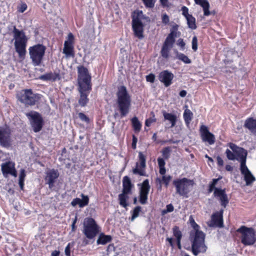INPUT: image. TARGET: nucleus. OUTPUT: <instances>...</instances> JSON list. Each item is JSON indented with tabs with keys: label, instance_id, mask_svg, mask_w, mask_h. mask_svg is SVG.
Segmentation results:
<instances>
[{
	"label": "nucleus",
	"instance_id": "4be33fe9",
	"mask_svg": "<svg viewBox=\"0 0 256 256\" xmlns=\"http://www.w3.org/2000/svg\"><path fill=\"white\" fill-rule=\"evenodd\" d=\"M40 80L44 81H52L60 79V76L59 74L56 72H48L39 76Z\"/></svg>",
	"mask_w": 256,
	"mask_h": 256
},
{
	"label": "nucleus",
	"instance_id": "2f4dec72",
	"mask_svg": "<svg viewBox=\"0 0 256 256\" xmlns=\"http://www.w3.org/2000/svg\"><path fill=\"white\" fill-rule=\"evenodd\" d=\"M112 240V236L109 235H105L102 233L99 235L96 242L98 244H106Z\"/></svg>",
	"mask_w": 256,
	"mask_h": 256
},
{
	"label": "nucleus",
	"instance_id": "a211bd4d",
	"mask_svg": "<svg viewBox=\"0 0 256 256\" xmlns=\"http://www.w3.org/2000/svg\"><path fill=\"white\" fill-rule=\"evenodd\" d=\"M138 158L140 165L138 164V163L136 164L137 166L133 170V173L134 174H138L140 176H145L146 156L142 152H140L138 153Z\"/></svg>",
	"mask_w": 256,
	"mask_h": 256
},
{
	"label": "nucleus",
	"instance_id": "8fccbe9b",
	"mask_svg": "<svg viewBox=\"0 0 256 256\" xmlns=\"http://www.w3.org/2000/svg\"><path fill=\"white\" fill-rule=\"evenodd\" d=\"M218 180H219V178L213 179L212 182L210 184V186H209V189H208L209 192H212L214 190V191L215 190V188H215V186L216 184V183L218 182Z\"/></svg>",
	"mask_w": 256,
	"mask_h": 256
},
{
	"label": "nucleus",
	"instance_id": "c85d7f7f",
	"mask_svg": "<svg viewBox=\"0 0 256 256\" xmlns=\"http://www.w3.org/2000/svg\"><path fill=\"white\" fill-rule=\"evenodd\" d=\"M230 148L236 154H238V157L242 156H246V152H244V148L238 146L236 144L230 143L228 144Z\"/></svg>",
	"mask_w": 256,
	"mask_h": 256
},
{
	"label": "nucleus",
	"instance_id": "5fc2aeb1",
	"mask_svg": "<svg viewBox=\"0 0 256 256\" xmlns=\"http://www.w3.org/2000/svg\"><path fill=\"white\" fill-rule=\"evenodd\" d=\"M73 244L68 243L66 246V247L64 250V253L66 256H70V248L71 247L73 246Z\"/></svg>",
	"mask_w": 256,
	"mask_h": 256
},
{
	"label": "nucleus",
	"instance_id": "423d86ee",
	"mask_svg": "<svg viewBox=\"0 0 256 256\" xmlns=\"http://www.w3.org/2000/svg\"><path fill=\"white\" fill-rule=\"evenodd\" d=\"M16 98L22 103L28 106H34L40 99L38 94H34L30 89H25L18 92Z\"/></svg>",
	"mask_w": 256,
	"mask_h": 256
},
{
	"label": "nucleus",
	"instance_id": "72a5a7b5",
	"mask_svg": "<svg viewBox=\"0 0 256 256\" xmlns=\"http://www.w3.org/2000/svg\"><path fill=\"white\" fill-rule=\"evenodd\" d=\"M172 178V177L170 175L162 176V179H160V178H157L156 180V181L157 182H158L160 184H161L162 182H163L166 188H168V186L169 184V183H170V181L171 180ZM161 186H162L161 184H160V189L161 188Z\"/></svg>",
	"mask_w": 256,
	"mask_h": 256
},
{
	"label": "nucleus",
	"instance_id": "13d9d810",
	"mask_svg": "<svg viewBox=\"0 0 256 256\" xmlns=\"http://www.w3.org/2000/svg\"><path fill=\"white\" fill-rule=\"evenodd\" d=\"M174 210V206L172 204H168L166 206V210H162V213L164 214H166L168 212H172Z\"/></svg>",
	"mask_w": 256,
	"mask_h": 256
},
{
	"label": "nucleus",
	"instance_id": "6ab92c4d",
	"mask_svg": "<svg viewBox=\"0 0 256 256\" xmlns=\"http://www.w3.org/2000/svg\"><path fill=\"white\" fill-rule=\"evenodd\" d=\"M214 194L215 196L218 198L221 205L225 208L228 203V200L225 190L216 188Z\"/></svg>",
	"mask_w": 256,
	"mask_h": 256
},
{
	"label": "nucleus",
	"instance_id": "bf43d9fd",
	"mask_svg": "<svg viewBox=\"0 0 256 256\" xmlns=\"http://www.w3.org/2000/svg\"><path fill=\"white\" fill-rule=\"evenodd\" d=\"M154 80L155 76L152 74H150L146 76V80L147 82L153 83L154 82Z\"/></svg>",
	"mask_w": 256,
	"mask_h": 256
},
{
	"label": "nucleus",
	"instance_id": "4d7b16f0",
	"mask_svg": "<svg viewBox=\"0 0 256 256\" xmlns=\"http://www.w3.org/2000/svg\"><path fill=\"white\" fill-rule=\"evenodd\" d=\"M181 10L182 11V14L186 18H188V16L191 15L188 14V8L186 6H182Z\"/></svg>",
	"mask_w": 256,
	"mask_h": 256
},
{
	"label": "nucleus",
	"instance_id": "37998d69",
	"mask_svg": "<svg viewBox=\"0 0 256 256\" xmlns=\"http://www.w3.org/2000/svg\"><path fill=\"white\" fill-rule=\"evenodd\" d=\"M150 115L151 116L146 119L145 122V125L147 126H150L152 123L156 122V120L154 112H151Z\"/></svg>",
	"mask_w": 256,
	"mask_h": 256
},
{
	"label": "nucleus",
	"instance_id": "f03ea898",
	"mask_svg": "<svg viewBox=\"0 0 256 256\" xmlns=\"http://www.w3.org/2000/svg\"><path fill=\"white\" fill-rule=\"evenodd\" d=\"M117 104L122 116H126L129 112L131 98L125 86L118 88L116 93Z\"/></svg>",
	"mask_w": 256,
	"mask_h": 256
},
{
	"label": "nucleus",
	"instance_id": "f3484780",
	"mask_svg": "<svg viewBox=\"0 0 256 256\" xmlns=\"http://www.w3.org/2000/svg\"><path fill=\"white\" fill-rule=\"evenodd\" d=\"M59 173L58 170L54 169L48 170L46 172L45 180L46 183L48 184L50 188H52L54 186V183L56 180L58 178Z\"/></svg>",
	"mask_w": 256,
	"mask_h": 256
},
{
	"label": "nucleus",
	"instance_id": "dca6fc26",
	"mask_svg": "<svg viewBox=\"0 0 256 256\" xmlns=\"http://www.w3.org/2000/svg\"><path fill=\"white\" fill-rule=\"evenodd\" d=\"M159 80L164 84L166 87H168L172 84L174 78V74L168 70L161 72L158 76Z\"/></svg>",
	"mask_w": 256,
	"mask_h": 256
},
{
	"label": "nucleus",
	"instance_id": "7ed1b4c3",
	"mask_svg": "<svg viewBox=\"0 0 256 256\" xmlns=\"http://www.w3.org/2000/svg\"><path fill=\"white\" fill-rule=\"evenodd\" d=\"M12 33L14 39L15 40L14 46L16 51L18 54L19 58L24 59L26 54L28 38L24 32L22 30H19L16 26H14Z\"/></svg>",
	"mask_w": 256,
	"mask_h": 256
},
{
	"label": "nucleus",
	"instance_id": "ddd939ff",
	"mask_svg": "<svg viewBox=\"0 0 256 256\" xmlns=\"http://www.w3.org/2000/svg\"><path fill=\"white\" fill-rule=\"evenodd\" d=\"M10 133L8 127H0V144L2 146L8 148L11 145Z\"/></svg>",
	"mask_w": 256,
	"mask_h": 256
},
{
	"label": "nucleus",
	"instance_id": "6e6552de",
	"mask_svg": "<svg viewBox=\"0 0 256 256\" xmlns=\"http://www.w3.org/2000/svg\"><path fill=\"white\" fill-rule=\"evenodd\" d=\"M83 226L82 232L88 239L94 238L99 232V226L92 218H84Z\"/></svg>",
	"mask_w": 256,
	"mask_h": 256
},
{
	"label": "nucleus",
	"instance_id": "c03bdc74",
	"mask_svg": "<svg viewBox=\"0 0 256 256\" xmlns=\"http://www.w3.org/2000/svg\"><path fill=\"white\" fill-rule=\"evenodd\" d=\"M141 211V207L138 206L136 207L132 212L131 220L133 221L136 218L139 216V213Z\"/></svg>",
	"mask_w": 256,
	"mask_h": 256
},
{
	"label": "nucleus",
	"instance_id": "864d4df0",
	"mask_svg": "<svg viewBox=\"0 0 256 256\" xmlns=\"http://www.w3.org/2000/svg\"><path fill=\"white\" fill-rule=\"evenodd\" d=\"M27 8V5L25 3H22L18 6V12L22 13Z\"/></svg>",
	"mask_w": 256,
	"mask_h": 256
},
{
	"label": "nucleus",
	"instance_id": "c9c22d12",
	"mask_svg": "<svg viewBox=\"0 0 256 256\" xmlns=\"http://www.w3.org/2000/svg\"><path fill=\"white\" fill-rule=\"evenodd\" d=\"M150 188L148 180V179L145 180L142 183L140 192L148 194Z\"/></svg>",
	"mask_w": 256,
	"mask_h": 256
},
{
	"label": "nucleus",
	"instance_id": "69168bd1",
	"mask_svg": "<svg viewBox=\"0 0 256 256\" xmlns=\"http://www.w3.org/2000/svg\"><path fill=\"white\" fill-rule=\"evenodd\" d=\"M160 2L164 7L168 6V0H160Z\"/></svg>",
	"mask_w": 256,
	"mask_h": 256
},
{
	"label": "nucleus",
	"instance_id": "58836bf2",
	"mask_svg": "<svg viewBox=\"0 0 256 256\" xmlns=\"http://www.w3.org/2000/svg\"><path fill=\"white\" fill-rule=\"evenodd\" d=\"M176 57L178 59L183 62L184 64H190L191 60L184 54L178 52V51L176 52Z\"/></svg>",
	"mask_w": 256,
	"mask_h": 256
},
{
	"label": "nucleus",
	"instance_id": "412c9836",
	"mask_svg": "<svg viewBox=\"0 0 256 256\" xmlns=\"http://www.w3.org/2000/svg\"><path fill=\"white\" fill-rule=\"evenodd\" d=\"M144 27L142 23H132V28L134 36L139 39L144 38Z\"/></svg>",
	"mask_w": 256,
	"mask_h": 256
},
{
	"label": "nucleus",
	"instance_id": "4468645a",
	"mask_svg": "<svg viewBox=\"0 0 256 256\" xmlns=\"http://www.w3.org/2000/svg\"><path fill=\"white\" fill-rule=\"evenodd\" d=\"M1 170L3 176L6 178L8 175L14 178L17 176V172L15 168V164L12 161H8L2 163L1 165Z\"/></svg>",
	"mask_w": 256,
	"mask_h": 256
},
{
	"label": "nucleus",
	"instance_id": "1a4fd4ad",
	"mask_svg": "<svg viewBox=\"0 0 256 256\" xmlns=\"http://www.w3.org/2000/svg\"><path fill=\"white\" fill-rule=\"evenodd\" d=\"M78 84L83 90H91L90 78L88 70L83 66L78 67Z\"/></svg>",
	"mask_w": 256,
	"mask_h": 256
},
{
	"label": "nucleus",
	"instance_id": "5701e85b",
	"mask_svg": "<svg viewBox=\"0 0 256 256\" xmlns=\"http://www.w3.org/2000/svg\"><path fill=\"white\" fill-rule=\"evenodd\" d=\"M244 126L249 130L250 132L256 136V120L248 118L245 121Z\"/></svg>",
	"mask_w": 256,
	"mask_h": 256
},
{
	"label": "nucleus",
	"instance_id": "603ef678",
	"mask_svg": "<svg viewBox=\"0 0 256 256\" xmlns=\"http://www.w3.org/2000/svg\"><path fill=\"white\" fill-rule=\"evenodd\" d=\"M170 148L166 147L163 149L162 151V154L164 158L166 159H168L170 156Z\"/></svg>",
	"mask_w": 256,
	"mask_h": 256
},
{
	"label": "nucleus",
	"instance_id": "f8f14e48",
	"mask_svg": "<svg viewBox=\"0 0 256 256\" xmlns=\"http://www.w3.org/2000/svg\"><path fill=\"white\" fill-rule=\"evenodd\" d=\"M74 36L72 33H69L67 40L64 42L62 52L66 58L74 56Z\"/></svg>",
	"mask_w": 256,
	"mask_h": 256
},
{
	"label": "nucleus",
	"instance_id": "2eb2a0df",
	"mask_svg": "<svg viewBox=\"0 0 256 256\" xmlns=\"http://www.w3.org/2000/svg\"><path fill=\"white\" fill-rule=\"evenodd\" d=\"M200 132L202 140L206 142L209 144H213L215 142L214 136L210 132L208 128L204 125H202L200 127Z\"/></svg>",
	"mask_w": 256,
	"mask_h": 256
},
{
	"label": "nucleus",
	"instance_id": "393cba45",
	"mask_svg": "<svg viewBox=\"0 0 256 256\" xmlns=\"http://www.w3.org/2000/svg\"><path fill=\"white\" fill-rule=\"evenodd\" d=\"M146 18L142 10H136L132 16V23H142V20Z\"/></svg>",
	"mask_w": 256,
	"mask_h": 256
},
{
	"label": "nucleus",
	"instance_id": "052dcab7",
	"mask_svg": "<svg viewBox=\"0 0 256 256\" xmlns=\"http://www.w3.org/2000/svg\"><path fill=\"white\" fill-rule=\"evenodd\" d=\"M158 162L159 167H164L165 166L166 162L163 158H158Z\"/></svg>",
	"mask_w": 256,
	"mask_h": 256
},
{
	"label": "nucleus",
	"instance_id": "9d476101",
	"mask_svg": "<svg viewBox=\"0 0 256 256\" xmlns=\"http://www.w3.org/2000/svg\"><path fill=\"white\" fill-rule=\"evenodd\" d=\"M26 115L29 118L34 131L35 132H40L43 125V120L40 114L38 112L32 111Z\"/></svg>",
	"mask_w": 256,
	"mask_h": 256
},
{
	"label": "nucleus",
	"instance_id": "79ce46f5",
	"mask_svg": "<svg viewBox=\"0 0 256 256\" xmlns=\"http://www.w3.org/2000/svg\"><path fill=\"white\" fill-rule=\"evenodd\" d=\"M172 230L174 236L176 237V240H181L182 234V232L180 230L178 227L175 226L173 228Z\"/></svg>",
	"mask_w": 256,
	"mask_h": 256
},
{
	"label": "nucleus",
	"instance_id": "e433bc0d",
	"mask_svg": "<svg viewBox=\"0 0 256 256\" xmlns=\"http://www.w3.org/2000/svg\"><path fill=\"white\" fill-rule=\"evenodd\" d=\"M26 176V171L24 169H21L18 178V184L22 190L24 189V182Z\"/></svg>",
	"mask_w": 256,
	"mask_h": 256
},
{
	"label": "nucleus",
	"instance_id": "6e6d98bb",
	"mask_svg": "<svg viewBox=\"0 0 256 256\" xmlns=\"http://www.w3.org/2000/svg\"><path fill=\"white\" fill-rule=\"evenodd\" d=\"M192 49L194 51L198 49V39L196 36H194L192 40Z\"/></svg>",
	"mask_w": 256,
	"mask_h": 256
},
{
	"label": "nucleus",
	"instance_id": "3c124183",
	"mask_svg": "<svg viewBox=\"0 0 256 256\" xmlns=\"http://www.w3.org/2000/svg\"><path fill=\"white\" fill-rule=\"evenodd\" d=\"M142 1L146 8H152L154 6V0H142Z\"/></svg>",
	"mask_w": 256,
	"mask_h": 256
},
{
	"label": "nucleus",
	"instance_id": "f257e3e1",
	"mask_svg": "<svg viewBox=\"0 0 256 256\" xmlns=\"http://www.w3.org/2000/svg\"><path fill=\"white\" fill-rule=\"evenodd\" d=\"M189 222L193 228L194 232L190 233V240L192 242V250L193 254L197 256L200 253L206 252V246L204 244L205 234L198 230L199 226L196 224L192 216L189 218Z\"/></svg>",
	"mask_w": 256,
	"mask_h": 256
},
{
	"label": "nucleus",
	"instance_id": "9b49d317",
	"mask_svg": "<svg viewBox=\"0 0 256 256\" xmlns=\"http://www.w3.org/2000/svg\"><path fill=\"white\" fill-rule=\"evenodd\" d=\"M240 170L242 174L244 176L246 184L248 186H251L256 181V178L246 166V158L245 156H240Z\"/></svg>",
	"mask_w": 256,
	"mask_h": 256
},
{
	"label": "nucleus",
	"instance_id": "a18cd8bd",
	"mask_svg": "<svg viewBox=\"0 0 256 256\" xmlns=\"http://www.w3.org/2000/svg\"><path fill=\"white\" fill-rule=\"evenodd\" d=\"M170 50L171 49L169 48L162 46L160 51L162 56L165 58H168L169 52Z\"/></svg>",
	"mask_w": 256,
	"mask_h": 256
},
{
	"label": "nucleus",
	"instance_id": "473e14b6",
	"mask_svg": "<svg viewBox=\"0 0 256 256\" xmlns=\"http://www.w3.org/2000/svg\"><path fill=\"white\" fill-rule=\"evenodd\" d=\"M174 42V38L173 32H170L166 38L162 46L171 49Z\"/></svg>",
	"mask_w": 256,
	"mask_h": 256
},
{
	"label": "nucleus",
	"instance_id": "bb28decb",
	"mask_svg": "<svg viewBox=\"0 0 256 256\" xmlns=\"http://www.w3.org/2000/svg\"><path fill=\"white\" fill-rule=\"evenodd\" d=\"M194 1L196 4L200 5L203 8L204 16H208L210 14V4L207 0H194Z\"/></svg>",
	"mask_w": 256,
	"mask_h": 256
},
{
	"label": "nucleus",
	"instance_id": "b1692460",
	"mask_svg": "<svg viewBox=\"0 0 256 256\" xmlns=\"http://www.w3.org/2000/svg\"><path fill=\"white\" fill-rule=\"evenodd\" d=\"M78 90L80 93V98L78 100V104L81 106H84L88 102V94L86 92L90 90H83L81 88H79Z\"/></svg>",
	"mask_w": 256,
	"mask_h": 256
},
{
	"label": "nucleus",
	"instance_id": "f704fd0d",
	"mask_svg": "<svg viewBox=\"0 0 256 256\" xmlns=\"http://www.w3.org/2000/svg\"><path fill=\"white\" fill-rule=\"evenodd\" d=\"M131 121L134 130L136 132H139L141 130L142 124L138 120V118L136 116L134 117L131 120Z\"/></svg>",
	"mask_w": 256,
	"mask_h": 256
},
{
	"label": "nucleus",
	"instance_id": "4c0bfd02",
	"mask_svg": "<svg viewBox=\"0 0 256 256\" xmlns=\"http://www.w3.org/2000/svg\"><path fill=\"white\" fill-rule=\"evenodd\" d=\"M187 24L190 28L192 30H195L196 28V18L192 16H189L186 18Z\"/></svg>",
	"mask_w": 256,
	"mask_h": 256
},
{
	"label": "nucleus",
	"instance_id": "774afa93",
	"mask_svg": "<svg viewBox=\"0 0 256 256\" xmlns=\"http://www.w3.org/2000/svg\"><path fill=\"white\" fill-rule=\"evenodd\" d=\"M166 240L168 242L170 246L172 247V248H174V242H173V239L171 238H168Z\"/></svg>",
	"mask_w": 256,
	"mask_h": 256
},
{
	"label": "nucleus",
	"instance_id": "ea45409f",
	"mask_svg": "<svg viewBox=\"0 0 256 256\" xmlns=\"http://www.w3.org/2000/svg\"><path fill=\"white\" fill-rule=\"evenodd\" d=\"M226 154L227 158L229 160H236L240 162V157H239V158H238V154H236L234 152H232L229 149H227L226 150Z\"/></svg>",
	"mask_w": 256,
	"mask_h": 256
},
{
	"label": "nucleus",
	"instance_id": "39448f33",
	"mask_svg": "<svg viewBox=\"0 0 256 256\" xmlns=\"http://www.w3.org/2000/svg\"><path fill=\"white\" fill-rule=\"evenodd\" d=\"M236 231L240 234L241 242L244 245L252 246L256 242V234L252 228L242 226Z\"/></svg>",
	"mask_w": 256,
	"mask_h": 256
},
{
	"label": "nucleus",
	"instance_id": "680f3d73",
	"mask_svg": "<svg viewBox=\"0 0 256 256\" xmlns=\"http://www.w3.org/2000/svg\"><path fill=\"white\" fill-rule=\"evenodd\" d=\"M178 45L180 46L182 49H184L185 46V42L183 40L180 38L178 41Z\"/></svg>",
	"mask_w": 256,
	"mask_h": 256
},
{
	"label": "nucleus",
	"instance_id": "aec40b11",
	"mask_svg": "<svg viewBox=\"0 0 256 256\" xmlns=\"http://www.w3.org/2000/svg\"><path fill=\"white\" fill-rule=\"evenodd\" d=\"M82 199L80 198H74L71 202V205L72 206H75L78 205L80 208H83L86 206L88 204L89 198L88 196H86L83 194H80Z\"/></svg>",
	"mask_w": 256,
	"mask_h": 256
},
{
	"label": "nucleus",
	"instance_id": "20e7f679",
	"mask_svg": "<svg viewBox=\"0 0 256 256\" xmlns=\"http://www.w3.org/2000/svg\"><path fill=\"white\" fill-rule=\"evenodd\" d=\"M46 50V46L41 44H37L29 48L30 58L34 66H40L43 60Z\"/></svg>",
	"mask_w": 256,
	"mask_h": 256
},
{
	"label": "nucleus",
	"instance_id": "a878e982",
	"mask_svg": "<svg viewBox=\"0 0 256 256\" xmlns=\"http://www.w3.org/2000/svg\"><path fill=\"white\" fill-rule=\"evenodd\" d=\"M122 192L128 194L131 193L132 184L130 178L128 176H124L122 180Z\"/></svg>",
	"mask_w": 256,
	"mask_h": 256
},
{
	"label": "nucleus",
	"instance_id": "cd10ccee",
	"mask_svg": "<svg viewBox=\"0 0 256 256\" xmlns=\"http://www.w3.org/2000/svg\"><path fill=\"white\" fill-rule=\"evenodd\" d=\"M163 116L165 120L169 121L171 124L170 127H174L176 122V116L171 113L166 112L165 111L162 112Z\"/></svg>",
	"mask_w": 256,
	"mask_h": 256
},
{
	"label": "nucleus",
	"instance_id": "0eeeda50",
	"mask_svg": "<svg viewBox=\"0 0 256 256\" xmlns=\"http://www.w3.org/2000/svg\"><path fill=\"white\" fill-rule=\"evenodd\" d=\"M176 192L179 195L188 197V194L192 188L194 182L186 178L177 179L173 181Z\"/></svg>",
	"mask_w": 256,
	"mask_h": 256
},
{
	"label": "nucleus",
	"instance_id": "338daca9",
	"mask_svg": "<svg viewBox=\"0 0 256 256\" xmlns=\"http://www.w3.org/2000/svg\"><path fill=\"white\" fill-rule=\"evenodd\" d=\"M160 168V174L162 176H165L166 170L165 167H159Z\"/></svg>",
	"mask_w": 256,
	"mask_h": 256
},
{
	"label": "nucleus",
	"instance_id": "e2e57ef3",
	"mask_svg": "<svg viewBox=\"0 0 256 256\" xmlns=\"http://www.w3.org/2000/svg\"><path fill=\"white\" fill-rule=\"evenodd\" d=\"M216 160L218 166H222L224 165V161L220 156L216 157Z\"/></svg>",
	"mask_w": 256,
	"mask_h": 256
},
{
	"label": "nucleus",
	"instance_id": "c756f323",
	"mask_svg": "<svg viewBox=\"0 0 256 256\" xmlns=\"http://www.w3.org/2000/svg\"><path fill=\"white\" fill-rule=\"evenodd\" d=\"M212 220L214 224L218 227H222L223 225L222 214L216 212L212 216Z\"/></svg>",
	"mask_w": 256,
	"mask_h": 256
},
{
	"label": "nucleus",
	"instance_id": "a19ab883",
	"mask_svg": "<svg viewBox=\"0 0 256 256\" xmlns=\"http://www.w3.org/2000/svg\"><path fill=\"white\" fill-rule=\"evenodd\" d=\"M184 118L186 124H188L192 120V112L188 109H186L184 113Z\"/></svg>",
	"mask_w": 256,
	"mask_h": 256
},
{
	"label": "nucleus",
	"instance_id": "49530a36",
	"mask_svg": "<svg viewBox=\"0 0 256 256\" xmlns=\"http://www.w3.org/2000/svg\"><path fill=\"white\" fill-rule=\"evenodd\" d=\"M148 194L140 192V202L142 204H144L146 203L148 200Z\"/></svg>",
	"mask_w": 256,
	"mask_h": 256
},
{
	"label": "nucleus",
	"instance_id": "09e8293b",
	"mask_svg": "<svg viewBox=\"0 0 256 256\" xmlns=\"http://www.w3.org/2000/svg\"><path fill=\"white\" fill-rule=\"evenodd\" d=\"M162 22L164 25L168 24L170 22V18L166 14H162Z\"/></svg>",
	"mask_w": 256,
	"mask_h": 256
},
{
	"label": "nucleus",
	"instance_id": "7c9ffc66",
	"mask_svg": "<svg viewBox=\"0 0 256 256\" xmlns=\"http://www.w3.org/2000/svg\"><path fill=\"white\" fill-rule=\"evenodd\" d=\"M129 194L122 192V193L118 195L119 204L123 208H126L128 206L126 202L128 199V194Z\"/></svg>",
	"mask_w": 256,
	"mask_h": 256
},
{
	"label": "nucleus",
	"instance_id": "0e129e2a",
	"mask_svg": "<svg viewBox=\"0 0 256 256\" xmlns=\"http://www.w3.org/2000/svg\"><path fill=\"white\" fill-rule=\"evenodd\" d=\"M136 142H137V138L135 136H133L132 147L134 149H135L136 148Z\"/></svg>",
	"mask_w": 256,
	"mask_h": 256
},
{
	"label": "nucleus",
	"instance_id": "de8ad7c7",
	"mask_svg": "<svg viewBox=\"0 0 256 256\" xmlns=\"http://www.w3.org/2000/svg\"><path fill=\"white\" fill-rule=\"evenodd\" d=\"M78 116L82 121L84 122L86 124H88L90 122V118L84 113L79 112L78 114Z\"/></svg>",
	"mask_w": 256,
	"mask_h": 256
}]
</instances>
